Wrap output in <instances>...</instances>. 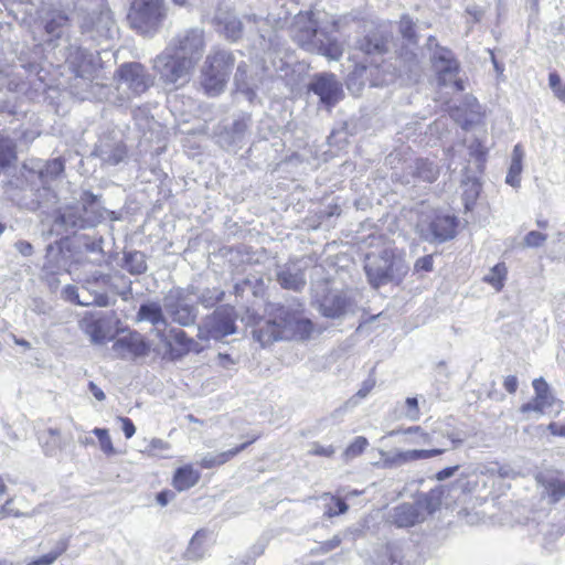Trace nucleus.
Instances as JSON below:
<instances>
[{
    "mask_svg": "<svg viewBox=\"0 0 565 565\" xmlns=\"http://www.w3.org/2000/svg\"><path fill=\"white\" fill-rule=\"evenodd\" d=\"M364 270L370 285L379 288L388 282H401L408 271V266L393 249H384L380 254L366 256Z\"/></svg>",
    "mask_w": 565,
    "mask_h": 565,
    "instance_id": "obj_5",
    "label": "nucleus"
},
{
    "mask_svg": "<svg viewBox=\"0 0 565 565\" xmlns=\"http://www.w3.org/2000/svg\"><path fill=\"white\" fill-rule=\"evenodd\" d=\"M309 88L327 106L335 105L343 96L341 83L337 79L335 75L329 73L316 75Z\"/></svg>",
    "mask_w": 565,
    "mask_h": 565,
    "instance_id": "obj_19",
    "label": "nucleus"
},
{
    "mask_svg": "<svg viewBox=\"0 0 565 565\" xmlns=\"http://www.w3.org/2000/svg\"><path fill=\"white\" fill-rule=\"evenodd\" d=\"M205 46L204 30L194 26L179 31L166 47L195 70L204 54Z\"/></svg>",
    "mask_w": 565,
    "mask_h": 565,
    "instance_id": "obj_8",
    "label": "nucleus"
},
{
    "mask_svg": "<svg viewBox=\"0 0 565 565\" xmlns=\"http://www.w3.org/2000/svg\"><path fill=\"white\" fill-rule=\"evenodd\" d=\"M235 85L237 89L243 93L248 100H253L256 96V83L252 76L248 75V65L245 62L238 64L235 73Z\"/></svg>",
    "mask_w": 565,
    "mask_h": 565,
    "instance_id": "obj_32",
    "label": "nucleus"
},
{
    "mask_svg": "<svg viewBox=\"0 0 565 565\" xmlns=\"http://www.w3.org/2000/svg\"><path fill=\"white\" fill-rule=\"evenodd\" d=\"M486 477L487 475H482L480 468L472 473L458 478L455 481L454 487L462 493H471L479 489L480 483H482V487H486Z\"/></svg>",
    "mask_w": 565,
    "mask_h": 565,
    "instance_id": "obj_36",
    "label": "nucleus"
},
{
    "mask_svg": "<svg viewBox=\"0 0 565 565\" xmlns=\"http://www.w3.org/2000/svg\"><path fill=\"white\" fill-rule=\"evenodd\" d=\"M13 503V499L10 498L8 499L4 504L1 507L0 509V516L1 518H6V516H14V518H20V516H24L25 514L24 513H21L20 511L18 510H14L11 505Z\"/></svg>",
    "mask_w": 565,
    "mask_h": 565,
    "instance_id": "obj_60",
    "label": "nucleus"
},
{
    "mask_svg": "<svg viewBox=\"0 0 565 565\" xmlns=\"http://www.w3.org/2000/svg\"><path fill=\"white\" fill-rule=\"evenodd\" d=\"M63 295L65 299L83 307H88L93 305L98 307L109 306V298L106 294L89 295L87 299H81L77 288L72 285H67L64 287Z\"/></svg>",
    "mask_w": 565,
    "mask_h": 565,
    "instance_id": "obj_31",
    "label": "nucleus"
},
{
    "mask_svg": "<svg viewBox=\"0 0 565 565\" xmlns=\"http://www.w3.org/2000/svg\"><path fill=\"white\" fill-rule=\"evenodd\" d=\"M224 297V291L218 289V288H207V289H204L201 295L199 296V302L204 307V308H212L214 307L217 302L222 301Z\"/></svg>",
    "mask_w": 565,
    "mask_h": 565,
    "instance_id": "obj_46",
    "label": "nucleus"
},
{
    "mask_svg": "<svg viewBox=\"0 0 565 565\" xmlns=\"http://www.w3.org/2000/svg\"><path fill=\"white\" fill-rule=\"evenodd\" d=\"M306 265L300 260L287 263L277 269L276 278L284 289L300 291L306 286Z\"/></svg>",
    "mask_w": 565,
    "mask_h": 565,
    "instance_id": "obj_22",
    "label": "nucleus"
},
{
    "mask_svg": "<svg viewBox=\"0 0 565 565\" xmlns=\"http://www.w3.org/2000/svg\"><path fill=\"white\" fill-rule=\"evenodd\" d=\"M111 349L116 356L120 359L136 360L149 354L150 344L141 333L129 331L117 338Z\"/></svg>",
    "mask_w": 565,
    "mask_h": 565,
    "instance_id": "obj_17",
    "label": "nucleus"
},
{
    "mask_svg": "<svg viewBox=\"0 0 565 565\" xmlns=\"http://www.w3.org/2000/svg\"><path fill=\"white\" fill-rule=\"evenodd\" d=\"M96 156H98L104 163L116 166L121 162L126 154L127 150L124 143L121 142H102L95 150Z\"/></svg>",
    "mask_w": 565,
    "mask_h": 565,
    "instance_id": "obj_28",
    "label": "nucleus"
},
{
    "mask_svg": "<svg viewBox=\"0 0 565 565\" xmlns=\"http://www.w3.org/2000/svg\"><path fill=\"white\" fill-rule=\"evenodd\" d=\"M369 446V441L363 436H358L343 451L347 461L360 456Z\"/></svg>",
    "mask_w": 565,
    "mask_h": 565,
    "instance_id": "obj_47",
    "label": "nucleus"
},
{
    "mask_svg": "<svg viewBox=\"0 0 565 565\" xmlns=\"http://www.w3.org/2000/svg\"><path fill=\"white\" fill-rule=\"evenodd\" d=\"M68 547L67 540H61L57 542L55 548L50 553L39 557L36 563L39 565H52Z\"/></svg>",
    "mask_w": 565,
    "mask_h": 565,
    "instance_id": "obj_48",
    "label": "nucleus"
},
{
    "mask_svg": "<svg viewBox=\"0 0 565 565\" xmlns=\"http://www.w3.org/2000/svg\"><path fill=\"white\" fill-rule=\"evenodd\" d=\"M391 65L386 63L374 66H366L364 64L356 65L354 71H352L348 77V89L354 94H359L369 76L375 77L370 79L372 86L388 85L393 83L395 74L388 71Z\"/></svg>",
    "mask_w": 565,
    "mask_h": 565,
    "instance_id": "obj_13",
    "label": "nucleus"
},
{
    "mask_svg": "<svg viewBox=\"0 0 565 565\" xmlns=\"http://www.w3.org/2000/svg\"><path fill=\"white\" fill-rule=\"evenodd\" d=\"M156 337L164 344L171 360L181 359L194 350L196 345L195 341L188 338L181 329H170L168 333L164 330L157 329Z\"/></svg>",
    "mask_w": 565,
    "mask_h": 565,
    "instance_id": "obj_18",
    "label": "nucleus"
},
{
    "mask_svg": "<svg viewBox=\"0 0 565 565\" xmlns=\"http://www.w3.org/2000/svg\"><path fill=\"white\" fill-rule=\"evenodd\" d=\"M88 200V206L76 205L61 209L55 217L54 225L56 228L65 232L75 231L77 228H86L96 225L104 217L103 211L95 204V196L85 193Z\"/></svg>",
    "mask_w": 565,
    "mask_h": 565,
    "instance_id": "obj_9",
    "label": "nucleus"
},
{
    "mask_svg": "<svg viewBox=\"0 0 565 565\" xmlns=\"http://www.w3.org/2000/svg\"><path fill=\"white\" fill-rule=\"evenodd\" d=\"M255 440L256 438L252 439L250 441L244 443L237 447H234L230 450L222 451L218 454H206L202 457L200 466L204 469H211L217 466H222L230 461L232 458H234L237 454L243 451L248 445H250Z\"/></svg>",
    "mask_w": 565,
    "mask_h": 565,
    "instance_id": "obj_29",
    "label": "nucleus"
},
{
    "mask_svg": "<svg viewBox=\"0 0 565 565\" xmlns=\"http://www.w3.org/2000/svg\"><path fill=\"white\" fill-rule=\"evenodd\" d=\"M534 390V398L546 409L551 408L555 403L556 398L551 392L548 383L543 379H535L532 383Z\"/></svg>",
    "mask_w": 565,
    "mask_h": 565,
    "instance_id": "obj_39",
    "label": "nucleus"
},
{
    "mask_svg": "<svg viewBox=\"0 0 565 565\" xmlns=\"http://www.w3.org/2000/svg\"><path fill=\"white\" fill-rule=\"evenodd\" d=\"M548 83L555 96L561 100H565V84L562 83L558 74L551 73L548 76Z\"/></svg>",
    "mask_w": 565,
    "mask_h": 565,
    "instance_id": "obj_56",
    "label": "nucleus"
},
{
    "mask_svg": "<svg viewBox=\"0 0 565 565\" xmlns=\"http://www.w3.org/2000/svg\"><path fill=\"white\" fill-rule=\"evenodd\" d=\"M404 416L412 422H416L419 419L420 412L418 407V401L416 397L406 398Z\"/></svg>",
    "mask_w": 565,
    "mask_h": 565,
    "instance_id": "obj_55",
    "label": "nucleus"
},
{
    "mask_svg": "<svg viewBox=\"0 0 565 565\" xmlns=\"http://www.w3.org/2000/svg\"><path fill=\"white\" fill-rule=\"evenodd\" d=\"M431 239L445 242L455 235L456 223L450 216H437L429 225Z\"/></svg>",
    "mask_w": 565,
    "mask_h": 565,
    "instance_id": "obj_30",
    "label": "nucleus"
},
{
    "mask_svg": "<svg viewBox=\"0 0 565 565\" xmlns=\"http://www.w3.org/2000/svg\"><path fill=\"white\" fill-rule=\"evenodd\" d=\"M248 127L249 117L243 116L238 119H235L231 127H224V134L221 136V138H223L227 145L235 143L244 137Z\"/></svg>",
    "mask_w": 565,
    "mask_h": 565,
    "instance_id": "obj_38",
    "label": "nucleus"
},
{
    "mask_svg": "<svg viewBox=\"0 0 565 565\" xmlns=\"http://www.w3.org/2000/svg\"><path fill=\"white\" fill-rule=\"evenodd\" d=\"M14 247L24 257H29L33 254V246L26 241L15 242Z\"/></svg>",
    "mask_w": 565,
    "mask_h": 565,
    "instance_id": "obj_63",
    "label": "nucleus"
},
{
    "mask_svg": "<svg viewBox=\"0 0 565 565\" xmlns=\"http://www.w3.org/2000/svg\"><path fill=\"white\" fill-rule=\"evenodd\" d=\"M17 160L14 141L0 134V173L10 169Z\"/></svg>",
    "mask_w": 565,
    "mask_h": 565,
    "instance_id": "obj_37",
    "label": "nucleus"
},
{
    "mask_svg": "<svg viewBox=\"0 0 565 565\" xmlns=\"http://www.w3.org/2000/svg\"><path fill=\"white\" fill-rule=\"evenodd\" d=\"M481 473L487 475V477L493 478L495 476L503 479H514L518 476V472L509 465L499 466L494 463L492 466H483L481 467Z\"/></svg>",
    "mask_w": 565,
    "mask_h": 565,
    "instance_id": "obj_45",
    "label": "nucleus"
},
{
    "mask_svg": "<svg viewBox=\"0 0 565 565\" xmlns=\"http://www.w3.org/2000/svg\"><path fill=\"white\" fill-rule=\"evenodd\" d=\"M403 550L399 544L390 543L383 546L375 559L376 565H403Z\"/></svg>",
    "mask_w": 565,
    "mask_h": 565,
    "instance_id": "obj_34",
    "label": "nucleus"
},
{
    "mask_svg": "<svg viewBox=\"0 0 565 565\" xmlns=\"http://www.w3.org/2000/svg\"><path fill=\"white\" fill-rule=\"evenodd\" d=\"M152 68L164 85H172L174 88L189 83L194 72L192 66L169 52L167 47L153 58Z\"/></svg>",
    "mask_w": 565,
    "mask_h": 565,
    "instance_id": "obj_11",
    "label": "nucleus"
},
{
    "mask_svg": "<svg viewBox=\"0 0 565 565\" xmlns=\"http://www.w3.org/2000/svg\"><path fill=\"white\" fill-rule=\"evenodd\" d=\"M235 311L233 307H218L212 315L207 316L198 328V338L201 340L222 339L234 333Z\"/></svg>",
    "mask_w": 565,
    "mask_h": 565,
    "instance_id": "obj_12",
    "label": "nucleus"
},
{
    "mask_svg": "<svg viewBox=\"0 0 565 565\" xmlns=\"http://www.w3.org/2000/svg\"><path fill=\"white\" fill-rule=\"evenodd\" d=\"M524 157L523 149L520 145H515L512 151L511 164L505 178V182L513 188L520 186V174L522 172V160Z\"/></svg>",
    "mask_w": 565,
    "mask_h": 565,
    "instance_id": "obj_35",
    "label": "nucleus"
},
{
    "mask_svg": "<svg viewBox=\"0 0 565 565\" xmlns=\"http://www.w3.org/2000/svg\"><path fill=\"white\" fill-rule=\"evenodd\" d=\"M415 268L418 270L431 271L433 270V257L430 255L420 257L415 263Z\"/></svg>",
    "mask_w": 565,
    "mask_h": 565,
    "instance_id": "obj_62",
    "label": "nucleus"
},
{
    "mask_svg": "<svg viewBox=\"0 0 565 565\" xmlns=\"http://www.w3.org/2000/svg\"><path fill=\"white\" fill-rule=\"evenodd\" d=\"M507 267L503 263L493 266L489 273L483 277V280L491 285L497 291H500L507 278Z\"/></svg>",
    "mask_w": 565,
    "mask_h": 565,
    "instance_id": "obj_43",
    "label": "nucleus"
},
{
    "mask_svg": "<svg viewBox=\"0 0 565 565\" xmlns=\"http://www.w3.org/2000/svg\"><path fill=\"white\" fill-rule=\"evenodd\" d=\"M75 1L72 3L43 1L39 10V19L49 41L52 42L68 36L72 22L76 19V11H74Z\"/></svg>",
    "mask_w": 565,
    "mask_h": 565,
    "instance_id": "obj_7",
    "label": "nucleus"
},
{
    "mask_svg": "<svg viewBox=\"0 0 565 565\" xmlns=\"http://www.w3.org/2000/svg\"><path fill=\"white\" fill-rule=\"evenodd\" d=\"M235 58L226 50L212 49L201 67V85L209 96H217L224 92Z\"/></svg>",
    "mask_w": 565,
    "mask_h": 565,
    "instance_id": "obj_6",
    "label": "nucleus"
},
{
    "mask_svg": "<svg viewBox=\"0 0 565 565\" xmlns=\"http://www.w3.org/2000/svg\"><path fill=\"white\" fill-rule=\"evenodd\" d=\"M81 327L95 344H103L108 339L109 330L103 318L85 317L81 321Z\"/></svg>",
    "mask_w": 565,
    "mask_h": 565,
    "instance_id": "obj_26",
    "label": "nucleus"
},
{
    "mask_svg": "<svg viewBox=\"0 0 565 565\" xmlns=\"http://www.w3.org/2000/svg\"><path fill=\"white\" fill-rule=\"evenodd\" d=\"M313 331L312 322L303 316L301 305L297 308L279 307L273 319L265 321L253 332L254 338L266 347L278 340H306Z\"/></svg>",
    "mask_w": 565,
    "mask_h": 565,
    "instance_id": "obj_1",
    "label": "nucleus"
},
{
    "mask_svg": "<svg viewBox=\"0 0 565 565\" xmlns=\"http://www.w3.org/2000/svg\"><path fill=\"white\" fill-rule=\"evenodd\" d=\"M520 412L522 414H531V413H534L536 415V417H540L542 416L543 414H545L546 412V408H544L534 397L532 398V401L523 404L521 407H520Z\"/></svg>",
    "mask_w": 565,
    "mask_h": 565,
    "instance_id": "obj_58",
    "label": "nucleus"
},
{
    "mask_svg": "<svg viewBox=\"0 0 565 565\" xmlns=\"http://www.w3.org/2000/svg\"><path fill=\"white\" fill-rule=\"evenodd\" d=\"M445 487L419 494L414 502H404L391 509L387 521L397 527H411L424 522L443 504Z\"/></svg>",
    "mask_w": 565,
    "mask_h": 565,
    "instance_id": "obj_4",
    "label": "nucleus"
},
{
    "mask_svg": "<svg viewBox=\"0 0 565 565\" xmlns=\"http://www.w3.org/2000/svg\"><path fill=\"white\" fill-rule=\"evenodd\" d=\"M93 434L98 438L100 449L104 454L107 456H113L116 454L111 438L106 428H94Z\"/></svg>",
    "mask_w": 565,
    "mask_h": 565,
    "instance_id": "obj_49",
    "label": "nucleus"
},
{
    "mask_svg": "<svg viewBox=\"0 0 565 565\" xmlns=\"http://www.w3.org/2000/svg\"><path fill=\"white\" fill-rule=\"evenodd\" d=\"M225 36L232 41H236L242 35V22L236 18H228L224 22Z\"/></svg>",
    "mask_w": 565,
    "mask_h": 565,
    "instance_id": "obj_51",
    "label": "nucleus"
},
{
    "mask_svg": "<svg viewBox=\"0 0 565 565\" xmlns=\"http://www.w3.org/2000/svg\"><path fill=\"white\" fill-rule=\"evenodd\" d=\"M166 310L171 316L172 320L180 326H192L198 317V310L194 306L185 302H167Z\"/></svg>",
    "mask_w": 565,
    "mask_h": 565,
    "instance_id": "obj_25",
    "label": "nucleus"
},
{
    "mask_svg": "<svg viewBox=\"0 0 565 565\" xmlns=\"http://www.w3.org/2000/svg\"><path fill=\"white\" fill-rule=\"evenodd\" d=\"M334 452L335 449L332 446H321L319 444H313L312 449L310 450L311 455L322 457H331Z\"/></svg>",
    "mask_w": 565,
    "mask_h": 565,
    "instance_id": "obj_61",
    "label": "nucleus"
},
{
    "mask_svg": "<svg viewBox=\"0 0 565 565\" xmlns=\"http://www.w3.org/2000/svg\"><path fill=\"white\" fill-rule=\"evenodd\" d=\"M200 480V472L191 465L177 469L173 476V487L178 491H184L195 486Z\"/></svg>",
    "mask_w": 565,
    "mask_h": 565,
    "instance_id": "obj_33",
    "label": "nucleus"
},
{
    "mask_svg": "<svg viewBox=\"0 0 565 565\" xmlns=\"http://www.w3.org/2000/svg\"><path fill=\"white\" fill-rule=\"evenodd\" d=\"M433 63L437 72V79L440 86H449L455 92H461L465 89L462 81L457 78L459 64L454 58V55L449 50L438 47L434 52Z\"/></svg>",
    "mask_w": 565,
    "mask_h": 565,
    "instance_id": "obj_14",
    "label": "nucleus"
},
{
    "mask_svg": "<svg viewBox=\"0 0 565 565\" xmlns=\"http://www.w3.org/2000/svg\"><path fill=\"white\" fill-rule=\"evenodd\" d=\"M167 17L163 0H134L128 18L142 34L156 32Z\"/></svg>",
    "mask_w": 565,
    "mask_h": 565,
    "instance_id": "obj_10",
    "label": "nucleus"
},
{
    "mask_svg": "<svg viewBox=\"0 0 565 565\" xmlns=\"http://www.w3.org/2000/svg\"><path fill=\"white\" fill-rule=\"evenodd\" d=\"M446 451V448L434 449H413V450H380L381 460L375 466L384 469L398 468L412 461L428 459L439 456Z\"/></svg>",
    "mask_w": 565,
    "mask_h": 565,
    "instance_id": "obj_16",
    "label": "nucleus"
},
{
    "mask_svg": "<svg viewBox=\"0 0 565 565\" xmlns=\"http://www.w3.org/2000/svg\"><path fill=\"white\" fill-rule=\"evenodd\" d=\"M415 174L423 181L431 183L437 179L439 169L437 164L428 159H417L415 161Z\"/></svg>",
    "mask_w": 565,
    "mask_h": 565,
    "instance_id": "obj_42",
    "label": "nucleus"
},
{
    "mask_svg": "<svg viewBox=\"0 0 565 565\" xmlns=\"http://www.w3.org/2000/svg\"><path fill=\"white\" fill-rule=\"evenodd\" d=\"M65 63L76 77L89 78L94 72V56L77 45L66 47Z\"/></svg>",
    "mask_w": 565,
    "mask_h": 565,
    "instance_id": "obj_21",
    "label": "nucleus"
},
{
    "mask_svg": "<svg viewBox=\"0 0 565 565\" xmlns=\"http://www.w3.org/2000/svg\"><path fill=\"white\" fill-rule=\"evenodd\" d=\"M331 500H332V503L334 507H332V505L328 507V509L326 511V514L328 516L332 518V516H335V515L347 512L348 504L343 500L335 498V497H332Z\"/></svg>",
    "mask_w": 565,
    "mask_h": 565,
    "instance_id": "obj_59",
    "label": "nucleus"
},
{
    "mask_svg": "<svg viewBox=\"0 0 565 565\" xmlns=\"http://www.w3.org/2000/svg\"><path fill=\"white\" fill-rule=\"evenodd\" d=\"M547 235L539 231L529 232L523 238V246L529 248H537L545 244Z\"/></svg>",
    "mask_w": 565,
    "mask_h": 565,
    "instance_id": "obj_53",
    "label": "nucleus"
},
{
    "mask_svg": "<svg viewBox=\"0 0 565 565\" xmlns=\"http://www.w3.org/2000/svg\"><path fill=\"white\" fill-rule=\"evenodd\" d=\"M542 484L545 493L553 502H557L565 497V480L556 477H544L542 478Z\"/></svg>",
    "mask_w": 565,
    "mask_h": 565,
    "instance_id": "obj_41",
    "label": "nucleus"
},
{
    "mask_svg": "<svg viewBox=\"0 0 565 565\" xmlns=\"http://www.w3.org/2000/svg\"><path fill=\"white\" fill-rule=\"evenodd\" d=\"M151 83L146 68L139 63L124 64L118 70V88L130 90L131 93L128 95V98L145 93Z\"/></svg>",
    "mask_w": 565,
    "mask_h": 565,
    "instance_id": "obj_15",
    "label": "nucleus"
},
{
    "mask_svg": "<svg viewBox=\"0 0 565 565\" xmlns=\"http://www.w3.org/2000/svg\"><path fill=\"white\" fill-rule=\"evenodd\" d=\"M23 169L28 172V174H24L26 179H32L34 175H36L42 184H46L51 180L57 178L64 171V162L60 158H55L51 161H47L38 170L28 169L26 166H24Z\"/></svg>",
    "mask_w": 565,
    "mask_h": 565,
    "instance_id": "obj_27",
    "label": "nucleus"
},
{
    "mask_svg": "<svg viewBox=\"0 0 565 565\" xmlns=\"http://www.w3.org/2000/svg\"><path fill=\"white\" fill-rule=\"evenodd\" d=\"M399 31L405 39H407L408 41H414V39H415L414 23L409 17H407V15L402 17V19L399 21Z\"/></svg>",
    "mask_w": 565,
    "mask_h": 565,
    "instance_id": "obj_57",
    "label": "nucleus"
},
{
    "mask_svg": "<svg viewBox=\"0 0 565 565\" xmlns=\"http://www.w3.org/2000/svg\"><path fill=\"white\" fill-rule=\"evenodd\" d=\"M315 13L300 12L295 18L292 26V36L295 41L305 50L321 54L330 60H339L342 56V45L327 33L318 30V23L315 20Z\"/></svg>",
    "mask_w": 565,
    "mask_h": 565,
    "instance_id": "obj_2",
    "label": "nucleus"
},
{
    "mask_svg": "<svg viewBox=\"0 0 565 565\" xmlns=\"http://www.w3.org/2000/svg\"><path fill=\"white\" fill-rule=\"evenodd\" d=\"M46 433L50 436V441L45 443V454L53 456L55 450L62 447L61 431L57 428H49Z\"/></svg>",
    "mask_w": 565,
    "mask_h": 565,
    "instance_id": "obj_52",
    "label": "nucleus"
},
{
    "mask_svg": "<svg viewBox=\"0 0 565 565\" xmlns=\"http://www.w3.org/2000/svg\"><path fill=\"white\" fill-rule=\"evenodd\" d=\"M137 322H149L154 327L153 332L157 329L164 330L168 327L167 319L163 315L162 306L157 301H148L140 305L136 316Z\"/></svg>",
    "mask_w": 565,
    "mask_h": 565,
    "instance_id": "obj_24",
    "label": "nucleus"
},
{
    "mask_svg": "<svg viewBox=\"0 0 565 565\" xmlns=\"http://www.w3.org/2000/svg\"><path fill=\"white\" fill-rule=\"evenodd\" d=\"M352 303L345 292L334 290L327 294L320 302V311L328 318H340L351 308Z\"/></svg>",
    "mask_w": 565,
    "mask_h": 565,
    "instance_id": "obj_23",
    "label": "nucleus"
},
{
    "mask_svg": "<svg viewBox=\"0 0 565 565\" xmlns=\"http://www.w3.org/2000/svg\"><path fill=\"white\" fill-rule=\"evenodd\" d=\"M202 542H203V536L200 533H196L192 537V540L189 544V547L186 550V557L189 559H199L202 557V555H203V552L201 548Z\"/></svg>",
    "mask_w": 565,
    "mask_h": 565,
    "instance_id": "obj_54",
    "label": "nucleus"
},
{
    "mask_svg": "<svg viewBox=\"0 0 565 565\" xmlns=\"http://www.w3.org/2000/svg\"><path fill=\"white\" fill-rule=\"evenodd\" d=\"M359 49L366 55L383 54L386 51V43L376 35L365 36L361 40Z\"/></svg>",
    "mask_w": 565,
    "mask_h": 565,
    "instance_id": "obj_44",
    "label": "nucleus"
},
{
    "mask_svg": "<svg viewBox=\"0 0 565 565\" xmlns=\"http://www.w3.org/2000/svg\"><path fill=\"white\" fill-rule=\"evenodd\" d=\"M375 385V380L374 379H367L366 381H364L361 385V387L359 388V391L356 392L355 395H353L347 403H345V406L347 407H354L356 406L361 399L365 398L370 392L373 390Z\"/></svg>",
    "mask_w": 565,
    "mask_h": 565,
    "instance_id": "obj_50",
    "label": "nucleus"
},
{
    "mask_svg": "<svg viewBox=\"0 0 565 565\" xmlns=\"http://www.w3.org/2000/svg\"><path fill=\"white\" fill-rule=\"evenodd\" d=\"M124 267L131 275H141L147 270L146 257L141 252H129L125 254Z\"/></svg>",
    "mask_w": 565,
    "mask_h": 565,
    "instance_id": "obj_40",
    "label": "nucleus"
},
{
    "mask_svg": "<svg viewBox=\"0 0 565 565\" xmlns=\"http://www.w3.org/2000/svg\"><path fill=\"white\" fill-rule=\"evenodd\" d=\"M119 419L122 424V431L125 434V437L127 439L131 438L136 433V427H135L134 423L131 422V419H129L127 417H120Z\"/></svg>",
    "mask_w": 565,
    "mask_h": 565,
    "instance_id": "obj_64",
    "label": "nucleus"
},
{
    "mask_svg": "<svg viewBox=\"0 0 565 565\" xmlns=\"http://www.w3.org/2000/svg\"><path fill=\"white\" fill-rule=\"evenodd\" d=\"M74 11H76V20L83 34L97 42L114 38L115 21L104 0H76Z\"/></svg>",
    "mask_w": 565,
    "mask_h": 565,
    "instance_id": "obj_3",
    "label": "nucleus"
},
{
    "mask_svg": "<svg viewBox=\"0 0 565 565\" xmlns=\"http://www.w3.org/2000/svg\"><path fill=\"white\" fill-rule=\"evenodd\" d=\"M439 434L443 437H446L449 439L454 447H457L463 443V439L458 437L455 433L445 431L441 427H437L433 430V434L424 431V429L420 426H412L406 429H394L391 430L387 435L394 436L397 434H406V435H413L414 437L409 440L411 444L415 445H433L437 444L440 446H444L443 440H439L435 438V434Z\"/></svg>",
    "mask_w": 565,
    "mask_h": 565,
    "instance_id": "obj_20",
    "label": "nucleus"
}]
</instances>
